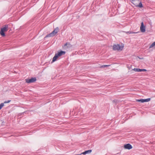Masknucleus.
I'll list each match as a JSON object with an SVG mask.
<instances>
[{
    "label": "nucleus",
    "mask_w": 155,
    "mask_h": 155,
    "mask_svg": "<svg viewBox=\"0 0 155 155\" xmlns=\"http://www.w3.org/2000/svg\"><path fill=\"white\" fill-rule=\"evenodd\" d=\"M132 3L135 5L136 7L140 8H142L143 5L139 0H131Z\"/></svg>",
    "instance_id": "nucleus-3"
},
{
    "label": "nucleus",
    "mask_w": 155,
    "mask_h": 155,
    "mask_svg": "<svg viewBox=\"0 0 155 155\" xmlns=\"http://www.w3.org/2000/svg\"><path fill=\"white\" fill-rule=\"evenodd\" d=\"M146 27L144 25L143 22H142L141 23V25L140 27V31L143 33L145 32L146 31Z\"/></svg>",
    "instance_id": "nucleus-7"
},
{
    "label": "nucleus",
    "mask_w": 155,
    "mask_h": 155,
    "mask_svg": "<svg viewBox=\"0 0 155 155\" xmlns=\"http://www.w3.org/2000/svg\"><path fill=\"white\" fill-rule=\"evenodd\" d=\"M59 31V28L58 27H56L54 30L50 34L47 35L45 37H51L54 36Z\"/></svg>",
    "instance_id": "nucleus-4"
},
{
    "label": "nucleus",
    "mask_w": 155,
    "mask_h": 155,
    "mask_svg": "<svg viewBox=\"0 0 155 155\" xmlns=\"http://www.w3.org/2000/svg\"><path fill=\"white\" fill-rule=\"evenodd\" d=\"M92 151V150H87L85 151V152L82 153L81 154H86L88 153H90Z\"/></svg>",
    "instance_id": "nucleus-11"
},
{
    "label": "nucleus",
    "mask_w": 155,
    "mask_h": 155,
    "mask_svg": "<svg viewBox=\"0 0 155 155\" xmlns=\"http://www.w3.org/2000/svg\"><path fill=\"white\" fill-rule=\"evenodd\" d=\"M132 70H133L136 72H138L147 71V70L145 69H140L139 68H134V69H132Z\"/></svg>",
    "instance_id": "nucleus-8"
},
{
    "label": "nucleus",
    "mask_w": 155,
    "mask_h": 155,
    "mask_svg": "<svg viewBox=\"0 0 155 155\" xmlns=\"http://www.w3.org/2000/svg\"><path fill=\"white\" fill-rule=\"evenodd\" d=\"M65 53V51H62L58 52V53L56 54L54 57L53 58L52 62H54L59 57L64 54Z\"/></svg>",
    "instance_id": "nucleus-1"
},
{
    "label": "nucleus",
    "mask_w": 155,
    "mask_h": 155,
    "mask_svg": "<svg viewBox=\"0 0 155 155\" xmlns=\"http://www.w3.org/2000/svg\"><path fill=\"white\" fill-rule=\"evenodd\" d=\"M36 79L35 78H32L30 79H26L25 80L26 82L27 83H33L35 81Z\"/></svg>",
    "instance_id": "nucleus-6"
},
{
    "label": "nucleus",
    "mask_w": 155,
    "mask_h": 155,
    "mask_svg": "<svg viewBox=\"0 0 155 155\" xmlns=\"http://www.w3.org/2000/svg\"><path fill=\"white\" fill-rule=\"evenodd\" d=\"M4 104L3 103H1L0 104V110H1L2 108L4 106Z\"/></svg>",
    "instance_id": "nucleus-14"
},
{
    "label": "nucleus",
    "mask_w": 155,
    "mask_h": 155,
    "mask_svg": "<svg viewBox=\"0 0 155 155\" xmlns=\"http://www.w3.org/2000/svg\"><path fill=\"white\" fill-rule=\"evenodd\" d=\"M110 66V65H104L101 66V67L103 68V67H109Z\"/></svg>",
    "instance_id": "nucleus-15"
},
{
    "label": "nucleus",
    "mask_w": 155,
    "mask_h": 155,
    "mask_svg": "<svg viewBox=\"0 0 155 155\" xmlns=\"http://www.w3.org/2000/svg\"><path fill=\"white\" fill-rule=\"evenodd\" d=\"M8 25H5V26L1 28V31H0V34L2 36H5V32L7 31L8 30Z\"/></svg>",
    "instance_id": "nucleus-5"
},
{
    "label": "nucleus",
    "mask_w": 155,
    "mask_h": 155,
    "mask_svg": "<svg viewBox=\"0 0 155 155\" xmlns=\"http://www.w3.org/2000/svg\"><path fill=\"white\" fill-rule=\"evenodd\" d=\"M8 101V102H5L4 103H8V102H9V101Z\"/></svg>",
    "instance_id": "nucleus-16"
},
{
    "label": "nucleus",
    "mask_w": 155,
    "mask_h": 155,
    "mask_svg": "<svg viewBox=\"0 0 155 155\" xmlns=\"http://www.w3.org/2000/svg\"><path fill=\"white\" fill-rule=\"evenodd\" d=\"M124 148L126 149L130 150L132 148V147L130 144L128 143L124 145Z\"/></svg>",
    "instance_id": "nucleus-9"
},
{
    "label": "nucleus",
    "mask_w": 155,
    "mask_h": 155,
    "mask_svg": "<svg viewBox=\"0 0 155 155\" xmlns=\"http://www.w3.org/2000/svg\"><path fill=\"white\" fill-rule=\"evenodd\" d=\"M66 46H67V48H70L71 47V45L70 43L67 42L64 45V48H66Z\"/></svg>",
    "instance_id": "nucleus-10"
},
{
    "label": "nucleus",
    "mask_w": 155,
    "mask_h": 155,
    "mask_svg": "<svg viewBox=\"0 0 155 155\" xmlns=\"http://www.w3.org/2000/svg\"><path fill=\"white\" fill-rule=\"evenodd\" d=\"M136 101L137 102H140L142 103H143V99L137 100Z\"/></svg>",
    "instance_id": "nucleus-13"
},
{
    "label": "nucleus",
    "mask_w": 155,
    "mask_h": 155,
    "mask_svg": "<svg viewBox=\"0 0 155 155\" xmlns=\"http://www.w3.org/2000/svg\"><path fill=\"white\" fill-rule=\"evenodd\" d=\"M150 98H149L145 99H143V102H147L150 101Z\"/></svg>",
    "instance_id": "nucleus-12"
},
{
    "label": "nucleus",
    "mask_w": 155,
    "mask_h": 155,
    "mask_svg": "<svg viewBox=\"0 0 155 155\" xmlns=\"http://www.w3.org/2000/svg\"><path fill=\"white\" fill-rule=\"evenodd\" d=\"M124 47V45L123 44H117L113 45V49L114 50H117L118 51H122Z\"/></svg>",
    "instance_id": "nucleus-2"
}]
</instances>
